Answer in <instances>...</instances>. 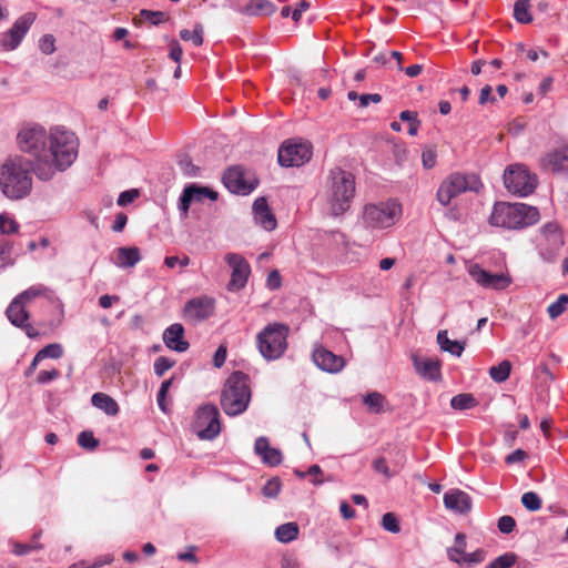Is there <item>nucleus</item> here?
Masks as SVG:
<instances>
[{
  "label": "nucleus",
  "mask_w": 568,
  "mask_h": 568,
  "mask_svg": "<svg viewBox=\"0 0 568 568\" xmlns=\"http://www.w3.org/2000/svg\"><path fill=\"white\" fill-rule=\"evenodd\" d=\"M32 166L29 160L19 155L9 158L0 166V189L8 199L20 200L30 194Z\"/></svg>",
  "instance_id": "3"
},
{
  "label": "nucleus",
  "mask_w": 568,
  "mask_h": 568,
  "mask_svg": "<svg viewBox=\"0 0 568 568\" xmlns=\"http://www.w3.org/2000/svg\"><path fill=\"white\" fill-rule=\"evenodd\" d=\"M270 447L271 446H270L268 439L266 437H258L255 440L254 450L260 456L265 454Z\"/></svg>",
  "instance_id": "64"
},
{
  "label": "nucleus",
  "mask_w": 568,
  "mask_h": 568,
  "mask_svg": "<svg viewBox=\"0 0 568 568\" xmlns=\"http://www.w3.org/2000/svg\"><path fill=\"white\" fill-rule=\"evenodd\" d=\"M363 402L368 407L369 412L379 414L383 412L385 397L381 393L372 392L364 397Z\"/></svg>",
  "instance_id": "36"
},
{
  "label": "nucleus",
  "mask_w": 568,
  "mask_h": 568,
  "mask_svg": "<svg viewBox=\"0 0 568 568\" xmlns=\"http://www.w3.org/2000/svg\"><path fill=\"white\" fill-rule=\"evenodd\" d=\"M27 303L16 296L9 304L6 315L12 325L21 326L24 322L29 321V313L26 310Z\"/></svg>",
  "instance_id": "26"
},
{
  "label": "nucleus",
  "mask_w": 568,
  "mask_h": 568,
  "mask_svg": "<svg viewBox=\"0 0 568 568\" xmlns=\"http://www.w3.org/2000/svg\"><path fill=\"white\" fill-rule=\"evenodd\" d=\"M270 211L268 204L265 197H258L253 203V212L255 216Z\"/></svg>",
  "instance_id": "63"
},
{
  "label": "nucleus",
  "mask_w": 568,
  "mask_h": 568,
  "mask_svg": "<svg viewBox=\"0 0 568 568\" xmlns=\"http://www.w3.org/2000/svg\"><path fill=\"white\" fill-rule=\"evenodd\" d=\"M91 403L98 409L103 410L109 416H115L119 414L118 403L108 394L95 393L91 397Z\"/></svg>",
  "instance_id": "29"
},
{
  "label": "nucleus",
  "mask_w": 568,
  "mask_h": 568,
  "mask_svg": "<svg viewBox=\"0 0 568 568\" xmlns=\"http://www.w3.org/2000/svg\"><path fill=\"white\" fill-rule=\"evenodd\" d=\"M175 365V361L170 359L165 356H160L154 362V373L161 377L166 371Z\"/></svg>",
  "instance_id": "47"
},
{
  "label": "nucleus",
  "mask_w": 568,
  "mask_h": 568,
  "mask_svg": "<svg viewBox=\"0 0 568 568\" xmlns=\"http://www.w3.org/2000/svg\"><path fill=\"white\" fill-rule=\"evenodd\" d=\"M415 367L418 374L429 381H440L442 379V363L436 358H427L420 362L415 361Z\"/></svg>",
  "instance_id": "27"
},
{
  "label": "nucleus",
  "mask_w": 568,
  "mask_h": 568,
  "mask_svg": "<svg viewBox=\"0 0 568 568\" xmlns=\"http://www.w3.org/2000/svg\"><path fill=\"white\" fill-rule=\"evenodd\" d=\"M564 239L557 223H547L540 230L538 248L541 257L547 262H554L561 247Z\"/></svg>",
  "instance_id": "11"
},
{
  "label": "nucleus",
  "mask_w": 568,
  "mask_h": 568,
  "mask_svg": "<svg viewBox=\"0 0 568 568\" xmlns=\"http://www.w3.org/2000/svg\"><path fill=\"white\" fill-rule=\"evenodd\" d=\"M42 548L41 544H21V542H14L12 552L17 556H24L30 554L33 550H39Z\"/></svg>",
  "instance_id": "50"
},
{
  "label": "nucleus",
  "mask_w": 568,
  "mask_h": 568,
  "mask_svg": "<svg viewBox=\"0 0 568 568\" xmlns=\"http://www.w3.org/2000/svg\"><path fill=\"white\" fill-rule=\"evenodd\" d=\"M223 183L232 193L243 195L251 193L256 185L245 180L244 170L241 166L229 168L223 175Z\"/></svg>",
  "instance_id": "18"
},
{
  "label": "nucleus",
  "mask_w": 568,
  "mask_h": 568,
  "mask_svg": "<svg viewBox=\"0 0 568 568\" xmlns=\"http://www.w3.org/2000/svg\"><path fill=\"white\" fill-rule=\"evenodd\" d=\"M382 101V97L378 93H365L359 97V106L366 108L369 102L378 103Z\"/></svg>",
  "instance_id": "62"
},
{
  "label": "nucleus",
  "mask_w": 568,
  "mask_h": 568,
  "mask_svg": "<svg viewBox=\"0 0 568 568\" xmlns=\"http://www.w3.org/2000/svg\"><path fill=\"white\" fill-rule=\"evenodd\" d=\"M300 527L296 523H286L275 529V538L283 544L291 542L298 537Z\"/></svg>",
  "instance_id": "31"
},
{
  "label": "nucleus",
  "mask_w": 568,
  "mask_h": 568,
  "mask_svg": "<svg viewBox=\"0 0 568 568\" xmlns=\"http://www.w3.org/2000/svg\"><path fill=\"white\" fill-rule=\"evenodd\" d=\"M478 402L469 393H463L454 396L450 400V406L457 410H465L477 406Z\"/></svg>",
  "instance_id": "33"
},
{
  "label": "nucleus",
  "mask_w": 568,
  "mask_h": 568,
  "mask_svg": "<svg viewBox=\"0 0 568 568\" xmlns=\"http://www.w3.org/2000/svg\"><path fill=\"white\" fill-rule=\"evenodd\" d=\"M19 230V224L7 214H0V232L2 234H14Z\"/></svg>",
  "instance_id": "44"
},
{
  "label": "nucleus",
  "mask_w": 568,
  "mask_h": 568,
  "mask_svg": "<svg viewBox=\"0 0 568 568\" xmlns=\"http://www.w3.org/2000/svg\"><path fill=\"white\" fill-rule=\"evenodd\" d=\"M12 243L9 241H0V267L9 266L13 263L11 258Z\"/></svg>",
  "instance_id": "42"
},
{
  "label": "nucleus",
  "mask_w": 568,
  "mask_h": 568,
  "mask_svg": "<svg viewBox=\"0 0 568 568\" xmlns=\"http://www.w3.org/2000/svg\"><path fill=\"white\" fill-rule=\"evenodd\" d=\"M194 427L201 439H214L221 432L220 413L214 405H204L196 412Z\"/></svg>",
  "instance_id": "12"
},
{
  "label": "nucleus",
  "mask_w": 568,
  "mask_h": 568,
  "mask_svg": "<svg viewBox=\"0 0 568 568\" xmlns=\"http://www.w3.org/2000/svg\"><path fill=\"white\" fill-rule=\"evenodd\" d=\"M183 50L179 41L171 40L170 42V53L169 57L176 63H179L182 59Z\"/></svg>",
  "instance_id": "60"
},
{
  "label": "nucleus",
  "mask_w": 568,
  "mask_h": 568,
  "mask_svg": "<svg viewBox=\"0 0 568 568\" xmlns=\"http://www.w3.org/2000/svg\"><path fill=\"white\" fill-rule=\"evenodd\" d=\"M141 260L140 250L136 246L119 247L116 250V265L123 268L133 267Z\"/></svg>",
  "instance_id": "28"
},
{
  "label": "nucleus",
  "mask_w": 568,
  "mask_h": 568,
  "mask_svg": "<svg viewBox=\"0 0 568 568\" xmlns=\"http://www.w3.org/2000/svg\"><path fill=\"white\" fill-rule=\"evenodd\" d=\"M446 508L459 514H466L471 508V499L469 495L463 490H450L444 496Z\"/></svg>",
  "instance_id": "23"
},
{
  "label": "nucleus",
  "mask_w": 568,
  "mask_h": 568,
  "mask_svg": "<svg viewBox=\"0 0 568 568\" xmlns=\"http://www.w3.org/2000/svg\"><path fill=\"white\" fill-rule=\"evenodd\" d=\"M436 151L432 148L425 149L422 153V162L425 169H433L436 165Z\"/></svg>",
  "instance_id": "55"
},
{
  "label": "nucleus",
  "mask_w": 568,
  "mask_h": 568,
  "mask_svg": "<svg viewBox=\"0 0 568 568\" xmlns=\"http://www.w3.org/2000/svg\"><path fill=\"white\" fill-rule=\"evenodd\" d=\"M568 305V295L567 294H560L556 302L551 303L548 308V315L551 320L557 318L560 316L567 308Z\"/></svg>",
  "instance_id": "39"
},
{
  "label": "nucleus",
  "mask_w": 568,
  "mask_h": 568,
  "mask_svg": "<svg viewBox=\"0 0 568 568\" xmlns=\"http://www.w3.org/2000/svg\"><path fill=\"white\" fill-rule=\"evenodd\" d=\"M179 165L181 170L184 172V174L190 176H195L199 170L197 166L193 164L191 158L187 155H184L183 158L180 159Z\"/></svg>",
  "instance_id": "54"
},
{
  "label": "nucleus",
  "mask_w": 568,
  "mask_h": 568,
  "mask_svg": "<svg viewBox=\"0 0 568 568\" xmlns=\"http://www.w3.org/2000/svg\"><path fill=\"white\" fill-rule=\"evenodd\" d=\"M504 184L513 194L527 196L537 186V176L531 174L525 165H510L504 173Z\"/></svg>",
  "instance_id": "10"
},
{
  "label": "nucleus",
  "mask_w": 568,
  "mask_h": 568,
  "mask_svg": "<svg viewBox=\"0 0 568 568\" xmlns=\"http://www.w3.org/2000/svg\"><path fill=\"white\" fill-rule=\"evenodd\" d=\"M521 504L529 511H537L542 505L540 497L534 491L525 493L521 496Z\"/></svg>",
  "instance_id": "41"
},
{
  "label": "nucleus",
  "mask_w": 568,
  "mask_h": 568,
  "mask_svg": "<svg viewBox=\"0 0 568 568\" xmlns=\"http://www.w3.org/2000/svg\"><path fill=\"white\" fill-rule=\"evenodd\" d=\"M481 187L483 183L478 175L474 173L463 174L454 172L439 184L436 199L443 206H447L452 200L459 194L465 192H478Z\"/></svg>",
  "instance_id": "7"
},
{
  "label": "nucleus",
  "mask_w": 568,
  "mask_h": 568,
  "mask_svg": "<svg viewBox=\"0 0 568 568\" xmlns=\"http://www.w3.org/2000/svg\"><path fill=\"white\" fill-rule=\"evenodd\" d=\"M307 475L313 477L311 481H312V484H314L316 486L324 483V479L321 478V476L323 475V471L318 465H312L307 469Z\"/></svg>",
  "instance_id": "61"
},
{
  "label": "nucleus",
  "mask_w": 568,
  "mask_h": 568,
  "mask_svg": "<svg viewBox=\"0 0 568 568\" xmlns=\"http://www.w3.org/2000/svg\"><path fill=\"white\" fill-rule=\"evenodd\" d=\"M312 158V146L306 142L286 141L278 150L277 160L282 166H301Z\"/></svg>",
  "instance_id": "13"
},
{
  "label": "nucleus",
  "mask_w": 568,
  "mask_h": 568,
  "mask_svg": "<svg viewBox=\"0 0 568 568\" xmlns=\"http://www.w3.org/2000/svg\"><path fill=\"white\" fill-rule=\"evenodd\" d=\"M78 444L85 449L93 450L99 446V440L91 432H81L78 436Z\"/></svg>",
  "instance_id": "43"
},
{
  "label": "nucleus",
  "mask_w": 568,
  "mask_h": 568,
  "mask_svg": "<svg viewBox=\"0 0 568 568\" xmlns=\"http://www.w3.org/2000/svg\"><path fill=\"white\" fill-rule=\"evenodd\" d=\"M258 220L260 224L266 230L272 231L276 227V219L271 211H267L263 214L255 216Z\"/></svg>",
  "instance_id": "52"
},
{
  "label": "nucleus",
  "mask_w": 568,
  "mask_h": 568,
  "mask_svg": "<svg viewBox=\"0 0 568 568\" xmlns=\"http://www.w3.org/2000/svg\"><path fill=\"white\" fill-rule=\"evenodd\" d=\"M288 327L284 324H268L257 334V347L267 361L280 358L287 347Z\"/></svg>",
  "instance_id": "8"
},
{
  "label": "nucleus",
  "mask_w": 568,
  "mask_h": 568,
  "mask_svg": "<svg viewBox=\"0 0 568 568\" xmlns=\"http://www.w3.org/2000/svg\"><path fill=\"white\" fill-rule=\"evenodd\" d=\"M250 400L248 376L240 371L233 372L222 389V409L226 415L236 416L246 410Z\"/></svg>",
  "instance_id": "5"
},
{
  "label": "nucleus",
  "mask_w": 568,
  "mask_h": 568,
  "mask_svg": "<svg viewBox=\"0 0 568 568\" xmlns=\"http://www.w3.org/2000/svg\"><path fill=\"white\" fill-rule=\"evenodd\" d=\"M542 161L544 165L552 172L568 171V146L549 152Z\"/></svg>",
  "instance_id": "25"
},
{
  "label": "nucleus",
  "mask_w": 568,
  "mask_h": 568,
  "mask_svg": "<svg viewBox=\"0 0 568 568\" xmlns=\"http://www.w3.org/2000/svg\"><path fill=\"white\" fill-rule=\"evenodd\" d=\"M400 213V204L396 201L367 204L364 207L363 221L368 227L385 229L394 225Z\"/></svg>",
  "instance_id": "9"
},
{
  "label": "nucleus",
  "mask_w": 568,
  "mask_h": 568,
  "mask_svg": "<svg viewBox=\"0 0 568 568\" xmlns=\"http://www.w3.org/2000/svg\"><path fill=\"white\" fill-rule=\"evenodd\" d=\"M138 196H139V191L135 189L124 191L119 195L118 204L120 206H125V205L132 203Z\"/></svg>",
  "instance_id": "58"
},
{
  "label": "nucleus",
  "mask_w": 568,
  "mask_h": 568,
  "mask_svg": "<svg viewBox=\"0 0 568 568\" xmlns=\"http://www.w3.org/2000/svg\"><path fill=\"white\" fill-rule=\"evenodd\" d=\"M486 551L483 549H477L471 554H466L463 557V562H466L468 565H475L479 564L485 560Z\"/></svg>",
  "instance_id": "57"
},
{
  "label": "nucleus",
  "mask_w": 568,
  "mask_h": 568,
  "mask_svg": "<svg viewBox=\"0 0 568 568\" xmlns=\"http://www.w3.org/2000/svg\"><path fill=\"white\" fill-rule=\"evenodd\" d=\"M236 11L250 17H268L276 11V6L271 0H248L244 6H239Z\"/></svg>",
  "instance_id": "22"
},
{
  "label": "nucleus",
  "mask_w": 568,
  "mask_h": 568,
  "mask_svg": "<svg viewBox=\"0 0 568 568\" xmlns=\"http://www.w3.org/2000/svg\"><path fill=\"white\" fill-rule=\"evenodd\" d=\"M139 16L141 19L149 21L153 26H159L170 19V16L164 11H152L148 9H142Z\"/></svg>",
  "instance_id": "38"
},
{
  "label": "nucleus",
  "mask_w": 568,
  "mask_h": 568,
  "mask_svg": "<svg viewBox=\"0 0 568 568\" xmlns=\"http://www.w3.org/2000/svg\"><path fill=\"white\" fill-rule=\"evenodd\" d=\"M59 376L60 372L55 368H52L50 371H41L37 376V382L43 385L59 378Z\"/></svg>",
  "instance_id": "56"
},
{
  "label": "nucleus",
  "mask_w": 568,
  "mask_h": 568,
  "mask_svg": "<svg viewBox=\"0 0 568 568\" xmlns=\"http://www.w3.org/2000/svg\"><path fill=\"white\" fill-rule=\"evenodd\" d=\"M225 262L232 268L231 280L227 284L230 291H239L243 288L251 272L250 264L247 261L237 253H227L225 255Z\"/></svg>",
  "instance_id": "16"
},
{
  "label": "nucleus",
  "mask_w": 568,
  "mask_h": 568,
  "mask_svg": "<svg viewBox=\"0 0 568 568\" xmlns=\"http://www.w3.org/2000/svg\"><path fill=\"white\" fill-rule=\"evenodd\" d=\"M530 0H517L514 6V17L519 23H529L532 20L529 13Z\"/></svg>",
  "instance_id": "35"
},
{
  "label": "nucleus",
  "mask_w": 568,
  "mask_h": 568,
  "mask_svg": "<svg viewBox=\"0 0 568 568\" xmlns=\"http://www.w3.org/2000/svg\"><path fill=\"white\" fill-rule=\"evenodd\" d=\"M355 194L354 174L341 166L331 169L322 191L327 213L334 217L344 215L351 209Z\"/></svg>",
  "instance_id": "1"
},
{
  "label": "nucleus",
  "mask_w": 568,
  "mask_h": 568,
  "mask_svg": "<svg viewBox=\"0 0 568 568\" xmlns=\"http://www.w3.org/2000/svg\"><path fill=\"white\" fill-rule=\"evenodd\" d=\"M382 526L385 530L397 534L400 531L397 517L393 513H386L382 518Z\"/></svg>",
  "instance_id": "46"
},
{
  "label": "nucleus",
  "mask_w": 568,
  "mask_h": 568,
  "mask_svg": "<svg viewBox=\"0 0 568 568\" xmlns=\"http://www.w3.org/2000/svg\"><path fill=\"white\" fill-rule=\"evenodd\" d=\"M470 277L481 287L495 291H503L511 284V277L505 273H491L484 270L479 264L468 266Z\"/></svg>",
  "instance_id": "14"
},
{
  "label": "nucleus",
  "mask_w": 568,
  "mask_h": 568,
  "mask_svg": "<svg viewBox=\"0 0 568 568\" xmlns=\"http://www.w3.org/2000/svg\"><path fill=\"white\" fill-rule=\"evenodd\" d=\"M263 463L274 467L282 463V453L281 450L270 447L268 450L262 456Z\"/></svg>",
  "instance_id": "48"
},
{
  "label": "nucleus",
  "mask_w": 568,
  "mask_h": 568,
  "mask_svg": "<svg viewBox=\"0 0 568 568\" xmlns=\"http://www.w3.org/2000/svg\"><path fill=\"white\" fill-rule=\"evenodd\" d=\"M49 161L54 172L69 168L78 156V139L74 133L55 128L49 134Z\"/></svg>",
  "instance_id": "6"
},
{
  "label": "nucleus",
  "mask_w": 568,
  "mask_h": 568,
  "mask_svg": "<svg viewBox=\"0 0 568 568\" xmlns=\"http://www.w3.org/2000/svg\"><path fill=\"white\" fill-rule=\"evenodd\" d=\"M205 197L215 201L217 199V193L206 186H199L196 184L189 185L183 190L180 197L179 210L184 216H186L191 203L202 202Z\"/></svg>",
  "instance_id": "20"
},
{
  "label": "nucleus",
  "mask_w": 568,
  "mask_h": 568,
  "mask_svg": "<svg viewBox=\"0 0 568 568\" xmlns=\"http://www.w3.org/2000/svg\"><path fill=\"white\" fill-rule=\"evenodd\" d=\"M180 38L184 41H192L195 47L203 44V26L195 23L192 31L183 29L180 31Z\"/></svg>",
  "instance_id": "37"
},
{
  "label": "nucleus",
  "mask_w": 568,
  "mask_h": 568,
  "mask_svg": "<svg viewBox=\"0 0 568 568\" xmlns=\"http://www.w3.org/2000/svg\"><path fill=\"white\" fill-rule=\"evenodd\" d=\"M63 355V347L59 343L48 344L36 354V362H41L45 358L58 359Z\"/></svg>",
  "instance_id": "34"
},
{
  "label": "nucleus",
  "mask_w": 568,
  "mask_h": 568,
  "mask_svg": "<svg viewBox=\"0 0 568 568\" xmlns=\"http://www.w3.org/2000/svg\"><path fill=\"white\" fill-rule=\"evenodd\" d=\"M227 348L224 344H221L213 356V365L217 368L222 367L225 363Z\"/></svg>",
  "instance_id": "59"
},
{
  "label": "nucleus",
  "mask_w": 568,
  "mask_h": 568,
  "mask_svg": "<svg viewBox=\"0 0 568 568\" xmlns=\"http://www.w3.org/2000/svg\"><path fill=\"white\" fill-rule=\"evenodd\" d=\"M36 14L27 12L21 16L11 27L10 30L2 33L1 47L4 51H11L18 48L23 37L29 31L30 27L36 20Z\"/></svg>",
  "instance_id": "15"
},
{
  "label": "nucleus",
  "mask_w": 568,
  "mask_h": 568,
  "mask_svg": "<svg viewBox=\"0 0 568 568\" xmlns=\"http://www.w3.org/2000/svg\"><path fill=\"white\" fill-rule=\"evenodd\" d=\"M511 372V363L507 359L500 362L497 366L489 368V376L496 383H504L508 379Z\"/></svg>",
  "instance_id": "32"
},
{
  "label": "nucleus",
  "mask_w": 568,
  "mask_h": 568,
  "mask_svg": "<svg viewBox=\"0 0 568 568\" xmlns=\"http://www.w3.org/2000/svg\"><path fill=\"white\" fill-rule=\"evenodd\" d=\"M497 527L503 534H510L516 527V520L509 515L501 516L498 519Z\"/></svg>",
  "instance_id": "51"
},
{
  "label": "nucleus",
  "mask_w": 568,
  "mask_h": 568,
  "mask_svg": "<svg viewBox=\"0 0 568 568\" xmlns=\"http://www.w3.org/2000/svg\"><path fill=\"white\" fill-rule=\"evenodd\" d=\"M372 467L376 473L383 474L386 478H392L397 473L390 470L384 457H378L374 459L372 463Z\"/></svg>",
  "instance_id": "49"
},
{
  "label": "nucleus",
  "mask_w": 568,
  "mask_h": 568,
  "mask_svg": "<svg viewBox=\"0 0 568 568\" xmlns=\"http://www.w3.org/2000/svg\"><path fill=\"white\" fill-rule=\"evenodd\" d=\"M184 327L180 323H174L165 328L163 342L172 351L183 353L189 349L190 344L184 338Z\"/></svg>",
  "instance_id": "21"
},
{
  "label": "nucleus",
  "mask_w": 568,
  "mask_h": 568,
  "mask_svg": "<svg viewBox=\"0 0 568 568\" xmlns=\"http://www.w3.org/2000/svg\"><path fill=\"white\" fill-rule=\"evenodd\" d=\"M281 486V479L278 477H273L264 485L263 495L265 497L274 498L280 494Z\"/></svg>",
  "instance_id": "45"
},
{
  "label": "nucleus",
  "mask_w": 568,
  "mask_h": 568,
  "mask_svg": "<svg viewBox=\"0 0 568 568\" xmlns=\"http://www.w3.org/2000/svg\"><path fill=\"white\" fill-rule=\"evenodd\" d=\"M437 343L444 352L459 357L465 349V344L459 341H452L448 337L447 331H439L437 334Z\"/></svg>",
  "instance_id": "30"
},
{
  "label": "nucleus",
  "mask_w": 568,
  "mask_h": 568,
  "mask_svg": "<svg viewBox=\"0 0 568 568\" xmlns=\"http://www.w3.org/2000/svg\"><path fill=\"white\" fill-rule=\"evenodd\" d=\"M517 556L514 552H506L493 560L486 568H510L516 564Z\"/></svg>",
  "instance_id": "40"
},
{
  "label": "nucleus",
  "mask_w": 568,
  "mask_h": 568,
  "mask_svg": "<svg viewBox=\"0 0 568 568\" xmlns=\"http://www.w3.org/2000/svg\"><path fill=\"white\" fill-rule=\"evenodd\" d=\"M312 358L320 369L331 374L341 372L345 366V359L342 356L334 354L323 346L315 347Z\"/></svg>",
  "instance_id": "19"
},
{
  "label": "nucleus",
  "mask_w": 568,
  "mask_h": 568,
  "mask_svg": "<svg viewBox=\"0 0 568 568\" xmlns=\"http://www.w3.org/2000/svg\"><path fill=\"white\" fill-rule=\"evenodd\" d=\"M18 297L21 298L27 304L33 301L34 298L45 297L55 304L57 308L60 310L61 314L63 313L62 303L59 301V298H57L53 295V292L50 288L42 284L30 286L29 288L20 293Z\"/></svg>",
  "instance_id": "24"
},
{
  "label": "nucleus",
  "mask_w": 568,
  "mask_h": 568,
  "mask_svg": "<svg viewBox=\"0 0 568 568\" xmlns=\"http://www.w3.org/2000/svg\"><path fill=\"white\" fill-rule=\"evenodd\" d=\"M55 39L52 34H44L39 42V48L44 54H51L55 51Z\"/></svg>",
  "instance_id": "53"
},
{
  "label": "nucleus",
  "mask_w": 568,
  "mask_h": 568,
  "mask_svg": "<svg viewBox=\"0 0 568 568\" xmlns=\"http://www.w3.org/2000/svg\"><path fill=\"white\" fill-rule=\"evenodd\" d=\"M214 300L209 296L191 298L183 308V317L190 323L205 321L214 313Z\"/></svg>",
  "instance_id": "17"
},
{
  "label": "nucleus",
  "mask_w": 568,
  "mask_h": 568,
  "mask_svg": "<svg viewBox=\"0 0 568 568\" xmlns=\"http://www.w3.org/2000/svg\"><path fill=\"white\" fill-rule=\"evenodd\" d=\"M540 219L537 207L525 203L496 202L488 223L506 230H523Z\"/></svg>",
  "instance_id": "4"
},
{
  "label": "nucleus",
  "mask_w": 568,
  "mask_h": 568,
  "mask_svg": "<svg viewBox=\"0 0 568 568\" xmlns=\"http://www.w3.org/2000/svg\"><path fill=\"white\" fill-rule=\"evenodd\" d=\"M21 151L30 153L36 158L32 171L42 181H49L54 175V169L49 161V135L41 125H32L22 129L17 136Z\"/></svg>",
  "instance_id": "2"
}]
</instances>
